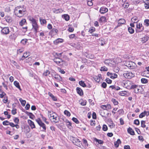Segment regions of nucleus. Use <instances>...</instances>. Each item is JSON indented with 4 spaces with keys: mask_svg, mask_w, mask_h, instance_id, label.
Segmentation results:
<instances>
[{
    "mask_svg": "<svg viewBox=\"0 0 149 149\" xmlns=\"http://www.w3.org/2000/svg\"><path fill=\"white\" fill-rule=\"evenodd\" d=\"M26 11V7L24 6H18L15 8L14 10L15 15L19 17H23L25 14Z\"/></svg>",
    "mask_w": 149,
    "mask_h": 149,
    "instance_id": "1",
    "label": "nucleus"
},
{
    "mask_svg": "<svg viewBox=\"0 0 149 149\" xmlns=\"http://www.w3.org/2000/svg\"><path fill=\"white\" fill-rule=\"evenodd\" d=\"M48 115L50 119L54 120L53 121L55 123H58L59 119L58 115L54 112L52 111H48Z\"/></svg>",
    "mask_w": 149,
    "mask_h": 149,
    "instance_id": "2",
    "label": "nucleus"
},
{
    "mask_svg": "<svg viewBox=\"0 0 149 149\" xmlns=\"http://www.w3.org/2000/svg\"><path fill=\"white\" fill-rule=\"evenodd\" d=\"M29 20L31 22L33 28L34 29L36 33H37L38 27L36 20L33 17H31L29 19Z\"/></svg>",
    "mask_w": 149,
    "mask_h": 149,
    "instance_id": "3",
    "label": "nucleus"
},
{
    "mask_svg": "<svg viewBox=\"0 0 149 149\" xmlns=\"http://www.w3.org/2000/svg\"><path fill=\"white\" fill-rule=\"evenodd\" d=\"M131 89H134V92L136 93L142 92L143 89L141 87L135 85H132L131 87Z\"/></svg>",
    "mask_w": 149,
    "mask_h": 149,
    "instance_id": "4",
    "label": "nucleus"
},
{
    "mask_svg": "<svg viewBox=\"0 0 149 149\" xmlns=\"http://www.w3.org/2000/svg\"><path fill=\"white\" fill-rule=\"evenodd\" d=\"M72 140L73 143L75 145L81 148H82L83 146L81 141L77 138L72 137Z\"/></svg>",
    "mask_w": 149,
    "mask_h": 149,
    "instance_id": "5",
    "label": "nucleus"
},
{
    "mask_svg": "<svg viewBox=\"0 0 149 149\" xmlns=\"http://www.w3.org/2000/svg\"><path fill=\"white\" fill-rule=\"evenodd\" d=\"M36 121L40 126L42 128V131L43 132H46V127L45 124L42 122L40 118H38L36 120Z\"/></svg>",
    "mask_w": 149,
    "mask_h": 149,
    "instance_id": "6",
    "label": "nucleus"
},
{
    "mask_svg": "<svg viewBox=\"0 0 149 149\" xmlns=\"http://www.w3.org/2000/svg\"><path fill=\"white\" fill-rule=\"evenodd\" d=\"M124 76L126 78L131 79L134 77V74L131 72L127 71H125L123 73Z\"/></svg>",
    "mask_w": 149,
    "mask_h": 149,
    "instance_id": "7",
    "label": "nucleus"
},
{
    "mask_svg": "<svg viewBox=\"0 0 149 149\" xmlns=\"http://www.w3.org/2000/svg\"><path fill=\"white\" fill-rule=\"evenodd\" d=\"M136 31L137 33L143 31L144 29V27L142 26V24L139 23L138 24L137 23L136 24Z\"/></svg>",
    "mask_w": 149,
    "mask_h": 149,
    "instance_id": "8",
    "label": "nucleus"
},
{
    "mask_svg": "<svg viewBox=\"0 0 149 149\" xmlns=\"http://www.w3.org/2000/svg\"><path fill=\"white\" fill-rule=\"evenodd\" d=\"M2 33L4 34H7L9 33V28L8 27H5L3 28L1 31Z\"/></svg>",
    "mask_w": 149,
    "mask_h": 149,
    "instance_id": "9",
    "label": "nucleus"
},
{
    "mask_svg": "<svg viewBox=\"0 0 149 149\" xmlns=\"http://www.w3.org/2000/svg\"><path fill=\"white\" fill-rule=\"evenodd\" d=\"M107 75L112 79H115L118 76L117 74L116 73H113L109 72H107Z\"/></svg>",
    "mask_w": 149,
    "mask_h": 149,
    "instance_id": "10",
    "label": "nucleus"
},
{
    "mask_svg": "<svg viewBox=\"0 0 149 149\" xmlns=\"http://www.w3.org/2000/svg\"><path fill=\"white\" fill-rule=\"evenodd\" d=\"M54 61L58 65H61L60 64L61 62H63V60L60 58L59 57H55V58L53 59Z\"/></svg>",
    "mask_w": 149,
    "mask_h": 149,
    "instance_id": "11",
    "label": "nucleus"
},
{
    "mask_svg": "<svg viewBox=\"0 0 149 149\" xmlns=\"http://www.w3.org/2000/svg\"><path fill=\"white\" fill-rule=\"evenodd\" d=\"M118 22L117 25L118 26H121L122 24H124L125 23V21L124 19H120Z\"/></svg>",
    "mask_w": 149,
    "mask_h": 149,
    "instance_id": "12",
    "label": "nucleus"
},
{
    "mask_svg": "<svg viewBox=\"0 0 149 149\" xmlns=\"http://www.w3.org/2000/svg\"><path fill=\"white\" fill-rule=\"evenodd\" d=\"M101 107L104 110H106L110 109L111 108V107L109 104H107L106 105H102L101 106Z\"/></svg>",
    "mask_w": 149,
    "mask_h": 149,
    "instance_id": "13",
    "label": "nucleus"
},
{
    "mask_svg": "<svg viewBox=\"0 0 149 149\" xmlns=\"http://www.w3.org/2000/svg\"><path fill=\"white\" fill-rule=\"evenodd\" d=\"M58 31V30L55 28H53L50 32L49 34L51 35L54 36L56 35Z\"/></svg>",
    "mask_w": 149,
    "mask_h": 149,
    "instance_id": "14",
    "label": "nucleus"
},
{
    "mask_svg": "<svg viewBox=\"0 0 149 149\" xmlns=\"http://www.w3.org/2000/svg\"><path fill=\"white\" fill-rule=\"evenodd\" d=\"M77 93L80 95L81 96L83 95L84 93L82 90L80 88L77 87L76 88Z\"/></svg>",
    "mask_w": 149,
    "mask_h": 149,
    "instance_id": "15",
    "label": "nucleus"
},
{
    "mask_svg": "<svg viewBox=\"0 0 149 149\" xmlns=\"http://www.w3.org/2000/svg\"><path fill=\"white\" fill-rule=\"evenodd\" d=\"M5 19L6 21L8 23H10L12 21V18L10 16L6 15L5 16Z\"/></svg>",
    "mask_w": 149,
    "mask_h": 149,
    "instance_id": "16",
    "label": "nucleus"
},
{
    "mask_svg": "<svg viewBox=\"0 0 149 149\" xmlns=\"http://www.w3.org/2000/svg\"><path fill=\"white\" fill-rule=\"evenodd\" d=\"M108 11V9L106 7H101L100 10V12L102 14H104L106 12H107Z\"/></svg>",
    "mask_w": 149,
    "mask_h": 149,
    "instance_id": "17",
    "label": "nucleus"
},
{
    "mask_svg": "<svg viewBox=\"0 0 149 149\" xmlns=\"http://www.w3.org/2000/svg\"><path fill=\"white\" fill-rule=\"evenodd\" d=\"M28 122L31 129H33L35 128V126L33 122L31 120H28Z\"/></svg>",
    "mask_w": 149,
    "mask_h": 149,
    "instance_id": "18",
    "label": "nucleus"
},
{
    "mask_svg": "<svg viewBox=\"0 0 149 149\" xmlns=\"http://www.w3.org/2000/svg\"><path fill=\"white\" fill-rule=\"evenodd\" d=\"M127 132L129 133L131 135H134V131L130 127H129L127 129Z\"/></svg>",
    "mask_w": 149,
    "mask_h": 149,
    "instance_id": "19",
    "label": "nucleus"
},
{
    "mask_svg": "<svg viewBox=\"0 0 149 149\" xmlns=\"http://www.w3.org/2000/svg\"><path fill=\"white\" fill-rule=\"evenodd\" d=\"M121 143V141L120 139H118L117 141L115 142L114 146L116 148H118L119 145V144Z\"/></svg>",
    "mask_w": 149,
    "mask_h": 149,
    "instance_id": "20",
    "label": "nucleus"
},
{
    "mask_svg": "<svg viewBox=\"0 0 149 149\" xmlns=\"http://www.w3.org/2000/svg\"><path fill=\"white\" fill-rule=\"evenodd\" d=\"M14 84L15 85V86L18 88L20 91H21L22 89L20 88V87L19 86V83L16 81H15L14 82Z\"/></svg>",
    "mask_w": 149,
    "mask_h": 149,
    "instance_id": "21",
    "label": "nucleus"
},
{
    "mask_svg": "<svg viewBox=\"0 0 149 149\" xmlns=\"http://www.w3.org/2000/svg\"><path fill=\"white\" fill-rule=\"evenodd\" d=\"M63 40L62 39L58 38L55 40L54 41V44L57 45V44L62 42Z\"/></svg>",
    "mask_w": 149,
    "mask_h": 149,
    "instance_id": "22",
    "label": "nucleus"
},
{
    "mask_svg": "<svg viewBox=\"0 0 149 149\" xmlns=\"http://www.w3.org/2000/svg\"><path fill=\"white\" fill-rule=\"evenodd\" d=\"M26 113L28 116H29V118L32 119H33L35 117L34 116L32 113L30 112H29L27 111L25 112Z\"/></svg>",
    "mask_w": 149,
    "mask_h": 149,
    "instance_id": "23",
    "label": "nucleus"
},
{
    "mask_svg": "<svg viewBox=\"0 0 149 149\" xmlns=\"http://www.w3.org/2000/svg\"><path fill=\"white\" fill-rule=\"evenodd\" d=\"M139 21V19L136 17H134L131 19V21L134 23H137Z\"/></svg>",
    "mask_w": 149,
    "mask_h": 149,
    "instance_id": "24",
    "label": "nucleus"
},
{
    "mask_svg": "<svg viewBox=\"0 0 149 149\" xmlns=\"http://www.w3.org/2000/svg\"><path fill=\"white\" fill-rule=\"evenodd\" d=\"M132 65H130L128 67L130 68V69L132 70H135L137 68V66L134 63H132Z\"/></svg>",
    "mask_w": 149,
    "mask_h": 149,
    "instance_id": "25",
    "label": "nucleus"
},
{
    "mask_svg": "<svg viewBox=\"0 0 149 149\" xmlns=\"http://www.w3.org/2000/svg\"><path fill=\"white\" fill-rule=\"evenodd\" d=\"M62 17L66 21H68L70 19L69 16L67 14H64L62 15Z\"/></svg>",
    "mask_w": 149,
    "mask_h": 149,
    "instance_id": "26",
    "label": "nucleus"
},
{
    "mask_svg": "<svg viewBox=\"0 0 149 149\" xmlns=\"http://www.w3.org/2000/svg\"><path fill=\"white\" fill-rule=\"evenodd\" d=\"M56 80L59 81H62V78L58 74L54 78Z\"/></svg>",
    "mask_w": 149,
    "mask_h": 149,
    "instance_id": "27",
    "label": "nucleus"
},
{
    "mask_svg": "<svg viewBox=\"0 0 149 149\" xmlns=\"http://www.w3.org/2000/svg\"><path fill=\"white\" fill-rule=\"evenodd\" d=\"M148 37L147 36H145L142 38L141 39V41L143 43L146 42L148 40Z\"/></svg>",
    "mask_w": 149,
    "mask_h": 149,
    "instance_id": "28",
    "label": "nucleus"
},
{
    "mask_svg": "<svg viewBox=\"0 0 149 149\" xmlns=\"http://www.w3.org/2000/svg\"><path fill=\"white\" fill-rule=\"evenodd\" d=\"M19 101L23 106H24L25 105L26 103V101L25 100H23L22 98H20L19 99Z\"/></svg>",
    "mask_w": 149,
    "mask_h": 149,
    "instance_id": "29",
    "label": "nucleus"
},
{
    "mask_svg": "<svg viewBox=\"0 0 149 149\" xmlns=\"http://www.w3.org/2000/svg\"><path fill=\"white\" fill-rule=\"evenodd\" d=\"M26 23V21L25 19H22L19 23V24L20 25L22 26L23 25L25 24Z\"/></svg>",
    "mask_w": 149,
    "mask_h": 149,
    "instance_id": "30",
    "label": "nucleus"
},
{
    "mask_svg": "<svg viewBox=\"0 0 149 149\" xmlns=\"http://www.w3.org/2000/svg\"><path fill=\"white\" fill-rule=\"evenodd\" d=\"M79 84L81 86L83 87H85L86 86V85L84 83V82L82 81H80L79 82Z\"/></svg>",
    "mask_w": 149,
    "mask_h": 149,
    "instance_id": "31",
    "label": "nucleus"
},
{
    "mask_svg": "<svg viewBox=\"0 0 149 149\" xmlns=\"http://www.w3.org/2000/svg\"><path fill=\"white\" fill-rule=\"evenodd\" d=\"M17 37V36H16L15 34H13L11 35H10L9 36V38L10 39H15Z\"/></svg>",
    "mask_w": 149,
    "mask_h": 149,
    "instance_id": "32",
    "label": "nucleus"
},
{
    "mask_svg": "<svg viewBox=\"0 0 149 149\" xmlns=\"http://www.w3.org/2000/svg\"><path fill=\"white\" fill-rule=\"evenodd\" d=\"M94 140L100 144H102L103 143V141H102L101 140H99L96 138H94Z\"/></svg>",
    "mask_w": 149,
    "mask_h": 149,
    "instance_id": "33",
    "label": "nucleus"
},
{
    "mask_svg": "<svg viewBox=\"0 0 149 149\" xmlns=\"http://www.w3.org/2000/svg\"><path fill=\"white\" fill-rule=\"evenodd\" d=\"M63 11V10L60 8L55 10H54V12L56 13H62Z\"/></svg>",
    "mask_w": 149,
    "mask_h": 149,
    "instance_id": "34",
    "label": "nucleus"
},
{
    "mask_svg": "<svg viewBox=\"0 0 149 149\" xmlns=\"http://www.w3.org/2000/svg\"><path fill=\"white\" fill-rule=\"evenodd\" d=\"M144 6L146 9H148L149 8V1L145 2Z\"/></svg>",
    "mask_w": 149,
    "mask_h": 149,
    "instance_id": "35",
    "label": "nucleus"
},
{
    "mask_svg": "<svg viewBox=\"0 0 149 149\" xmlns=\"http://www.w3.org/2000/svg\"><path fill=\"white\" fill-rule=\"evenodd\" d=\"M128 31L131 34L133 33L134 32V30L131 27H129L128 28Z\"/></svg>",
    "mask_w": 149,
    "mask_h": 149,
    "instance_id": "36",
    "label": "nucleus"
},
{
    "mask_svg": "<svg viewBox=\"0 0 149 149\" xmlns=\"http://www.w3.org/2000/svg\"><path fill=\"white\" fill-rule=\"evenodd\" d=\"M110 124L109 125V126L111 128H112L114 127L115 125L113 123L112 121H111L110 122Z\"/></svg>",
    "mask_w": 149,
    "mask_h": 149,
    "instance_id": "37",
    "label": "nucleus"
},
{
    "mask_svg": "<svg viewBox=\"0 0 149 149\" xmlns=\"http://www.w3.org/2000/svg\"><path fill=\"white\" fill-rule=\"evenodd\" d=\"M119 94L121 96H124L127 94V92L126 91H122L119 93Z\"/></svg>",
    "mask_w": 149,
    "mask_h": 149,
    "instance_id": "38",
    "label": "nucleus"
},
{
    "mask_svg": "<svg viewBox=\"0 0 149 149\" xmlns=\"http://www.w3.org/2000/svg\"><path fill=\"white\" fill-rule=\"evenodd\" d=\"M39 20L41 24H45L46 23V21L45 19H42L41 17L39 18Z\"/></svg>",
    "mask_w": 149,
    "mask_h": 149,
    "instance_id": "39",
    "label": "nucleus"
},
{
    "mask_svg": "<svg viewBox=\"0 0 149 149\" xmlns=\"http://www.w3.org/2000/svg\"><path fill=\"white\" fill-rule=\"evenodd\" d=\"M144 24L146 26H149V19H145L144 22Z\"/></svg>",
    "mask_w": 149,
    "mask_h": 149,
    "instance_id": "40",
    "label": "nucleus"
},
{
    "mask_svg": "<svg viewBox=\"0 0 149 149\" xmlns=\"http://www.w3.org/2000/svg\"><path fill=\"white\" fill-rule=\"evenodd\" d=\"M50 72L48 70H46L43 73V75L45 76H47L50 74Z\"/></svg>",
    "mask_w": 149,
    "mask_h": 149,
    "instance_id": "41",
    "label": "nucleus"
},
{
    "mask_svg": "<svg viewBox=\"0 0 149 149\" xmlns=\"http://www.w3.org/2000/svg\"><path fill=\"white\" fill-rule=\"evenodd\" d=\"M82 141L83 144L86 147H88V144L87 143V141L86 140L83 139H82Z\"/></svg>",
    "mask_w": 149,
    "mask_h": 149,
    "instance_id": "42",
    "label": "nucleus"
},
{
    "mask_svg": "<svg viewBox=\"0 0 149 149\" xmlns=\"http://www.w3.org/2000/svg\"><path fill=\"white\" fill-rule=\"evenodd\" d=\"M100 21L101 22H105L106 21V18L105 17H102L100 19Z\"/></svg>",
    "mask_w": 149,
    "mask_h": 149,
    "instance_id": "43",
    "label": "nucleus"
},
{
    "mask_svg": "<svg viewBox=\"0 0 149 149\" xmlns=\"http://www.w3.org/2000/svg\"><path fill=\"white\" fill-rule=\"evenodd\" d=\"M101 71H106L108 70L107 68L105 66L102 67L100 69Z\"/></svg>",
    "mask_w": 149,
    "mask_h": 149,
    "instance_id": "44",
    "label": "nucleus"
},
{
    "mask_svg": "<svg viewBox=\"0 0 149 149\" xmlns=\"http://www.w3.org/2000/svg\"><path fill=\"white\" fill-rule=\"evenodd\" d=\"M145 121L144 120H141V127L143 128H145L146 127V125L145 124Z\"/></svg>",
    "mask_w": 149,
    "mask_h": 149,
    "instance_id": "45",
    "label": "nucleus"
},
{
    "mask_svg": "<svg viewBox=\"0 0 149 149\" xmlns=\"http://www.w3.org/2000/svg\"><path fill=\"white\" fill-rule=\"evenodd\" d=\"M105 81L108 84H111V83L112 82V81L109 78H107L105 79Z\"/></svg>",
    "mask_w": 149,
    "mask_h": 149,
    "instance_id": "46",
    "label": "nucleus"
},
{
    "mask_svg": "<svg viewBox=\"0 0 149 149\" xmlns=\"http://www.w3.org/2000/svg\"><path fill=\"white\" fill-rule=\"evenodd\" d=\"M64 114L68 116H70V113L68 111L65 110L64 111Z\"/></svg>",
    "mask_w": 149,
    "mask_h": 149,
    "instance_id": "47",
    "label": "nucleus"
},
{
    "mask_svg": "<svg viewBox=\"0 0 149 149\" xmlns=\"http://www.w3.org/2000/svg\"><path fill=\"white\" fill-rule=\"evenodd\" d=\"M134 123L136 125H139L140 124V122L139 120L136 119L134 121Z\"/></svg>",
    "mask_w": 149,
    "mask_h": 149,
    "instance_id": "48",
    "label": "nucleus"
},
{
    "mask_svg": "<svg viewBox=\"0 0 149 149\" xmlns=\"http://www.w3.org/2000/svg\"><path fill=\"white\" fill-rule=\"evenodd\" d=\"M141 82L142 83L146 84L148 82L147 79L145 78L141 79Z\"/></svg>",
    "mask_w": 149,
    "mask_h": 149,
    "instance_id": "49",
    "label": "nucleus"
},
{
    "mask_svg": "<svg viewBox=\"0 0 149 149\" xmlns=\"http://www.w3.org/2000/svg\"><path fill=\"white\" fill-rule=\"evenodd\" d=\"M72 120L77 124H78L79 123V121L78 119L74 117H73L72 119Z\"/></svg>",
    "mask_w": 149,
    "mask_h": 149,
    "instance_id": "50",
    "label": "nucleus"
},
{
    "mask_svg": "<svg viewBox=\"0 0 149 149\" xmlns=\"http://www.w3.org/2000/svg\"><path fill=\"white\" fill-rule=\"evenodd\" d=\"M87 3L88 5L89 6H93V4L92 1L90 0H88Z\"/></svg>",
    "mask_w": 149,
    "mask_h": 149,
    "instance_id": "51",
    "label": "nucleus"
},
{
    "mask_svg": "<svg viewBox=\"0 0 149 149\" xmlns=\"http://www.w3.org/2000/svg\"><path fill=\"white\" fill-rule=\"evenodd\" d=\"M111 101L113 102L114 105H117L118 104V102L114 99H112Z\"/></svg>",
    "mask_w": 149,
    "mask_h": 149,
    "instance_id": "52",
    "label": "nucleus"
},
{
    "mask_svg": "<svg viewBox=\"0 0 149 149\" xmlns=\"http://www.w3.org/2000/svg\"><path fill=\"white\" fill-rule=\"evenodd\" d=\"M10 123L7 120H6L3 122V124L4 125H8L10 124Z\"/></svg>",
    "mask_w": 149,
    "mask_h": 149,
    "instance_id": "53",
    "label": "nucleus"
},
{
    "mask_svg": "<svg viewBox=\"0 0 149 149\" xmlns=\"http://www.w3.org/2000/svg\"><path fill=\"white\" fill-rule=\"evenodd\" d=\"M14 121L15 123L18 124L19 122V119L15 117L14 119Z\"/></svg>",
    "mask_w": 149,
    "mask_h": 149,
    "instance_id": "54",
    "label": "nucleus"
},
{
    "mask_svg": "<svg viewBox=\"0 0 149 149\" xmlns=\"http://www.w3.org/2000/svg\"><path fill=\"white\" fill-rule=\"evenodd\" d=\"M58 71L62 74H64L65 73V72L64 71V70L63 69H61L60 68H58Z\"/></svg>",
    "mask_w": 149,
    "mask_h": 149,
    "instance_id": "55",
    "label": "nucleus"
},
{
    "mask_svg": "<svg viewBox=\"0 0 149 149\" xmlns=\"http://www.w3.org/2000/svg\"><path fill=\"white\" fill-rule=\"evenodd\" d=\"M102 130L104 131H107L108 130L107 126L105 125H103L102 127Z\"/></svg>",
    "mask_w": 149,
    "mask_h": 149,
    "instance_id": "56",
    "label": "nucleus"
},
{
    "mask_svg": "<svg viewBox=\"0 0 149 149\" xmlns=\"http://www.w3.org/2000/svg\"><path fill=\"white\" fill-rule=\"evenodd\" d=\"M94 79L97 82L99 83L100 81V79L97 76H95L94 77Z\"/></svg>",
    "mask_w": 149,
    "mask_h": 149,
    "instance_id": "57",
    "label": "nucleus"
},
{
    "mask_svg": "<svg viewBox=\"0 0 149 149\" xmlns=\"http://www.w3.org/2000/svg\"><path fill=\"white\" fill-rule=\"evenodd\" d=\"M106 44V42L104 39H101V46H103L104 45Z\"/></svg>",
    "mask_w": 149,
    "mask_h": 149,
    "instance_id": "58",
    "label": "nucleus"
},
{
    "mask_svg": "<svg viewBox=\"0 0 149 149\" xmlns=\"http://www.w3.org/2000/svg\"><path fill=\"white\" fill-rule=\"evenodd\" d=\"M129 4L127 3H125L123 5V6L125 8H127L129 7Z\"/></svg>",
    "mask_w": 149,
    "mask_h": 149,
    "instance_id": "59",
    "label": "nucleus"
},
{
    "mask_svg": "<svg viewBox=\"0 0 149 149\" xmlns=\"http://www.w3.org/2000/svg\"><path fill=\"white\" fill-rule=\"evenodd\" d=\"M95 31V28L94 27H92L91 29H90L88 31L89 32L91 33H92Z\"/></svg>",
    "mask_w": 149,
    "mask_h": 149,
    "instance_id": "60",
    "label": "nucleus"
},
{
    "mask_svg": "<svg viewBox=\"0 0 149 149\" xmlns=\"http://www.w3.org/2000/svg\"><path fill=\"white\" fill-rule=\"evenodd\" d=\"M27 41V40L26 39H22L21 41V42L23 44L25 45Z\"/></svg>",
    "mask_w": 149,
    "mask_h": 149,
    "instance_id": "61",
    "label": "nucleus"
},
{
    "mask_svg": "<svg viewBox=\"0 0 149 149\" xmlns=\"http://www.w3.org/2000/svg\"><path fill=\"white\" fill-rule=\"evenodd\" d=\"M80 104L82 106H85L86 104V101L85 100H84L81 102Z\"/></svg>",
    "mask_w": 149,
    "mask_h": 149,
    "instance_id": "62",
    "label": "nucleus"
},
{
    "mask_svg": "<svg viewBox=\"0 0 149 149\" xmlns=\"http://www.w3.org/2000/svg\"><path fill=\"white\" fill-rule=\"evenodd\" d=\"M101 86L104 88H106L107 86V84L105 82H103Z\"/></svg>",
    "mask_w": 149,
    "mask_h": 149,
    "instance_id": "63",
    "label": "nucleus"
},
{
    "mask_svg": "<svg viewBox=\"0 0 149 149\" xmlns=\"http://www.w3.org/2000/svg\"><path fill=\"white\" fill-rule=\"evenodd\" d=\"M30 105L28 103L26 104V107H25V109L26 110H28L30 108Z\"/></svg>",
    "mask_w": 149,
    "mask_h": 149,
    "instance_id": "64",
    "label": "nucleus"
}]
</instances>
